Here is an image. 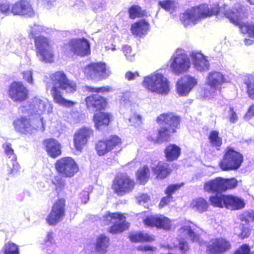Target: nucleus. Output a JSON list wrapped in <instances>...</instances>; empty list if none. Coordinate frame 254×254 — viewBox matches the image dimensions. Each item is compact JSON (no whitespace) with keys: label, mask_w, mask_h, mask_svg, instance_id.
I'll return each mask as SVG.
<instances>
[{"label":"nucleus","mask_w":254,"mask_h":254,"mask_svg":"<svg viewBox=\"0 0 254 254\" xmlns=\"http://www.w3.org/2000/svg\"><path fill=\"white\" fill-rule=\"evenodd\" d=\"M223 14L234 24L239 26L241 32L247 34L254 39V22H244L242 20L247 17L246 8L240 3H236L231 8L224 4L218 7L209 8L207 5L202 4L188 9L180 15V20L185 27L192 26L202 20L213 15Z\"/></svg>","instance_id":"nucleus-1"},{"label":"nucleus","mask_w":254,"mask_h":254,"mask_svg":"<svg viewBox=\"0 0 254 254\" xmlns=\"http://www.w3.org/2000/svg\"><path fill=\"white\" fill-rule=\"evenodd\" d=\"M50 80L53 86L51 89V95L55 103L65 107H72L75 102L64 98L62 90L66 93H73L76 90V84L69 80L65 73L62 71H59L50 75Z\"/></svg>","instance_id":"nucleus-2"},{"label":"nucleus","mask_w":254,"mask_h":254,"mask_svg":"<svg viewBox=\"0 0 254 254\" xmlns=\"http://www.w3.org/2000/svg\"><path fill=\"white\" fill-rule=\"evenodd\" d=\"M142 85L147 91L159 95H167L170 90L169 80L159 72H154L145 76Z\"/></svg>","instance_id":"nucleus-3"},{"label":"nucleus","mask_w":254,"mask_h":254,"mask_svg":"<svg viewBox=\"0 0 254 254\" xmlns=\"http://www.w3.org/2000/svg\"><path fill=\"white\" fill-rule=\"evenodd\" d=\"M53 109V105L48 100L41 99L38 97L34 98L29 103L21 107L23 113L37 117L51 113Z\"/></svg>","instance_id":"nucleus-4"},{"label":"nucleus","mask_w":254,"mask_h":254,"mask_svg":"<svg viewBox=\"0 0 254 254\" xmlns=\"http://www.w3.org/2000/svg\"><path fill=\"white\" fill-rule=\"evenodd\" d=\"M62 51L67 56L76 55L84 57L90 54V46L85 38H74L65 44L62 47Z\"/></svg>","instance_id":"nucleus-5"},{"label":"nucleus","mask_w":254,"mask_h":254,"mask_svg":"<svg viewBox=\"0 0 254 254\" xmlns=\"http://www.w3.org/2000/svg\"><path fill=\"white\" fill-rule=\"evenodd\" d=\"M170 68L172 71L179 75L189 71L191 60L182 49H178L171 59Z\"/></svg>","instance_id":"nucleus-6"},{"label":"nucleus","mask_w":254,"mask_h":254,"mask_svg":"<svg viewBox=\"0 0 254 254\" xmlns=\"http://www.w3.org/2000/svg\"><path fill=\"white\" fill-rule=\"evenodd\" d=\"M36 55L43 62L52 63L54 62V51L50 40L44 36H39L35 40Z\"/></svg>","instance_id":"nucleus-7"},{"label":"nucleus","mask_w":254,"mask_h":254,"mask_svg":"<svg viewBox=\"0 0 254 254\" xmlns=\"http://www.w3.org/2000/svg\"><path fill=\"white\" fill-rule=\"evenodd\" d=\"M243 161V156L240 153L232 148H228L226 149L219 165L223 171L236 170L240 167Z\"/></svg>","instance_id":"nucleus-8"},{"label":"nucleus","mask_w":254,"mask_h":254,"mask_svg":"<svg viewBox=\"0 0 254 254\" xmlns=\"http://www.w3.org/2000/svg\"><path fill=\"white\" fill-rule=\"evenodd\" d=\"M105 225L113 224L110 228L111 233L115 234L126 230L129 224L126 222V217L120 213L107 212L103 217Z\"/></svg>","instance_id":"nucleus-9"},{"label":"nucleus","mask_w":254,"mask_h":254,"mask_svg":"<svg viewBox=\"0 0 254 254\" xmlns=\"http://www.w3.org/2000/svg\"><path fill=\"white\" fill-rule=\"evenodd\" d=\"M135 183L126 174L118 175L114 180L112 189L118 195H123L132 191Z\"/></svg>","instance_id":"nucleus-10"},{"label":"nucleus","mask_w":254,"mask_h":254,"mask_svg":"<svg viewBox=\"0 0 254 254\" xmlns=\"http://www.w3.org/2000/svg\"><path fill=\"white\" fill-rule=\"evenodd\" d=\"M84 72L88 77L100 79L107 77L111 72L106 64L103 63H92L85 67Z\"/></svg>","instance_id":"nucleus-11"},{"label":"nucleus","mask_w":254,"mask_h":254,"mask_svg":"<svg viewBox=\"0 0 254 254\" xmlns=\"http://www.w3.org/2000/svg\"><path fill=\"white\" fill-rule=\"evenodd\" d=\"M57 171L65 177H72L78 171V167L74 160L70 157L63 158L57 161Z\"/></svg>","instance_id":"nucleus-12"},{"label":"nucleus","mask_w":254,"mask_h":254,"mask_svg":"<svg viewBox=\"0 0 254 254\" xmlns=\"http://www.w3.org/2000/svg\"><path fill=\"white\" fill-rule=\"evenodd\" d=\"M226 81L224 76L221 73L216 71L209 73L207 76L206 83L210 88V90L206 89L204 92V96L206 97L215 96L222 84Z\"/></svg>","instance_id":"nucleus-13"},{"label":"nucleus","mask_w":254,"mask_h":254,"mask_svg":"<svg viewBox=\"0 0 254 254\" xmlns=\"http://www.w3.org/2000/svg\"><path fill=\"white\" fill-rule=\"evenodd\" d=\"M8 97L15 102H22L28 97V89L21 82L14 81L9 86Z\"/></svg>","instance_id":"nucleus-14"},{"label":"nucleus","mask_w":254,"mask_h":254,"mask_svg":"<svg viewBox=\"0 0 254 254\" xmlns=\"http://www.w3.org/2000/svg\"><path fill=\"white\" fill-rule=\"evenodd\" d=\"M197 79L190 75L181 77L176 83V92L179 96H188L197 84Z\"/></svg>","instance_id":"nucleus-15"},{"label":"nucleus","mask_w":254,"mask_h":254,"mask_svg":"<svg viewBox=\"0 0 254 254\" xmlns=\"http://www.w3.org/2000/svg\"><path fill=\"white\" fill-rule=\"evenodd\" d=\"M65 214V200L59 199L53 204L52 211L46 219L47 223L51 225H56L61 221Z\"/></svg>","instance_id":"nucleus-16"},{"label":"nucleus","mask_w":254,"mask_h":254,"mask_svg":"<svg viewBox=\"0 0 254 254\" xmlns=\"http://www.w3.org/2000/svg\"><path fill=\"white\" fill-rule=\"evenodd\" d=\"M202 230L190 221H186L185 224L179 231L180 239L190 238L193 242L201 244L199 234Z\"/></svg>","instance_id":"nucleus-17"},{"label":"nucleus","mask_w":254,"mask_h":254,"mask_svg":"<svg viewBox=\"0 0 254 254\" xmlns=\"http://www.w3.org/2000/svg\"><path fill=\"white\" fill-rule=\"evenodd\" d=\"M143 222L147 226L155 227L165 230H169L171 227V220L167 217L161 214L147 216L143 219Z\"/></svg>","instance_id":"nucleus-18"},{"label":"nucleus","mask_w":254,"mask_h":254,"mask_svg":"<svg viewBox=\"0 0 254 254\" xmlns=\"http://www.w3.org/2000/svg\"><path fill=\"white\" fill-rule=\"evenodd\" d=\"M229 241L222 238L213 239L207 245V251L209 254H221L230 249Z\"/></svg>","instance_id":"nucleus-19"},{"label":"nucleus","mask_w":254,"mask_h":254,"mask_svg":"<svg viewBox=\"0 0 254 254\" xmlns=\"http://www.w3.org/2000/svg\"><path fill=\"white\" fill-rule=\"evenodd\" d=\"M121 144V139L118 136H112L105 141H99L96 145V150L99 156H102Z\"/></svg>","instance_id":"nucleus-20"},{"label":"nucleus","mask_w":254,"mask_h":254,"mask_svg":"<svg viewBox=\"0 0 254 254\" xmlns=\"http://www.w3.org/2000/svg\"><path fill=\"white\" fill-rule=\"evenodd\" d=\"M93 134V130L90 128L84 127L78 129L74 135L73 141L75 149L81 151Z\"/></svg>","instance_id":"nucleus-21"},{"label":"nucleus","mask_w":254,"mask_h":254,"mask_svg":"<svg viewBox=\"0 0 254 254\" xmlns=\"http://www.w3.org/2000/svg\"><path fill=\"white\" fill-rule=\"evenodd\" d=\"M157 121L160 125L170 127L172 131H176L179 127L180 118L173 113H166L160 115Z\"/></svg>","instance_id":"nucleus-22"},{"label":"nucleus","mask_w":254,"mask_h":254,"mask_svg":"<svg viewBox=\"0 0 254 254\" xmlns=\"http://www.w3.org/2000/svg\"><path fill=\"white\" fill-rule=\"evenodd\" d=\"M11 12L13 15L32 16L34 11L29 0H21L16 2L11 6Z\"/></svg>","instance_id":"nucleus-23"},{"label":"nucleus","mask_w":254,"mask_h":254,"mask_svg":"<svg viewBox=\"0 0 254 254\" xmlns=\"http://www.w3.org/2000/svg\"><path fill=\"white\" fill-rule=\"evenodd\" d=\"M190 58L191 63L196 70L202 72L209 69V62L207 57L202 53L192 52L190 54Z\"/></svg>","instance_id":"nucleus-24"},{"label":"nucleus","mask_w":254,"mask_h":254,"mask_svg":"<svg viewBox=\"0 0 254 254\" xmlns=\"http://www.w3.org/2000/svg\"><path fill=\"white\" fill-rule=\"evenodd\" d=\"M85 101L88 109L93 111L104 109L107 104L106 99L98 94L88 96Z\"/></svg>","instance_id":"nucleus-25"},{"label":"nucleus","mask_w":254,"mask_h":254,"mask_svg":"<svg viewBox=\"0 0 254 254\" xmlns=\"http://www.w3.org/2000/svg\"><path fill=\"white\" fill-rule=\"evenodd\" d=\"M4 151L6 155L10 159L7 163V171L10 174H15L19 170L20 166L16 161V156L10 143H7L4 145Z\"/></svg>","instance_id":"nucleus-26"},{"label":"nucleus","mask_w":254,"mask_h":254,"mask_svg":"<svg viewBox=\"0 0 254 254\" xmlns=\"http://www.w3.org/2000/svg\"><path fill=\"white\" fill-rule=\"evenodd\" d=\"M149 30V23L145 19H142L138 22H136L130 26L131 33L138 37H141L146 35Z\"/></svg>","instance_id":"nucleus-27"},{"label":"nucleus","mask_w":254,"mask_h":254,"mask_svg":"<svg viewBox=\"0 0 254 254\" xmlns=\"http://www.w3.org/2000/svg\"><path fill=\"white\" fill-rule=\"evenodd\" d=\"M152 172L158 180H162L166 178L171 172L169 165L163 162H159L157 164L151 167Z\"/></svg>","instance_id":"nucleus-28"},{"label":"nucleus","mask_w":254,"mask_h":254,"mask_svg":"<svg viewBox=\"0 0 254 254\" xmlns=\"http://www.w3.org/2000/svg\"><path fill=\"white\" fill-rule=\"evenodd\" d=\"M224 182V179L217 177L206 182L204 185V190L212 192L225 191Z\"/></svg>","instance_id":"nucleus-29"},{"label":"nucleus","mask_w":254,"mask_h":254,"mask_svg":"<svg viewBox=\"0 0 254 254\" xmlns=\"http://www.w3.org/2000/svg\"><path fill=\"white\" fill-rule=\"evenodd\" d=\"M13 124L16 131L23 134L32 133L31 124L28 119L21 117L15 120Z\"/></svg>","instance_id":"nucleus-30"},{"label":"nucleus","mask_w":254,"mask_h":254,"mask_svg":"<svg viewBox=\"0 0 254 254\" xmlns=\"http://www.w3.org/2000/svg\"><path fill=\"white\" fill-rule=\"evenodd\" d=\"M95 251L100 254H105L108 251L110 245L109 237L105 235H100L97 237L95 242Z\"/></svg>","instance_id":"nucleus-31"},{"label":"nucleus","mask_w":254,"mask_h":254,"mask_svg":"<svg viewBox=\"0 0 254 254\" xmlns=\"http://www.w3.org/2000/svg\"><path fill=\"white\" fill-rule=\"evenodd\" d=\"M44 144L48 154L51 157L56 158L61 155V145L55 139H47L44 141Z\"/></svg>","instance_id":"nucleus-32"},{"label":"nucleus","mask_w":254,"mask_h":254,"mask_svg":"<svg viewBox=\"0 0 254 254\" xmlns=\"http://www.w3.org/2000/svg\"><path fill=\"white\" fill-rule=\"evenodd\" d=\"M111 116L108 113L100 112L94 115L93 122L95 126L98 130L103 126H107L110 120Z\"/></svg>","instance_id":"nucleus-33"},{"label":"nucleus","mask_w":254,"mask_h":254,"mask_svg":"<svg viewBox=\"0 0 254 254\" xmlns=\"http://www.w3.org/2000/svg\"><path fill=\"white\" fill-rule=\"evenodd\" d=\"M225 201L226 207L229 209H240L245 206V202L242 199L233 195H227Z\"/></svg>","instance_id":"nucleus-34"},{"label":"nucleus","mask_w":254,"mask_h":254,"mask_svg":"<svg viewBox=\"0 0 254 254\" xmlns=\"http://www.w3.org/2000/svg\"><path fill=\"white\" fill-rule=\"evenodd\" d=\"M49 30L42 25L38 24H33L29 26L27 30L29 37L30 38H37V36L43 33H48Z\"/></svg>","instance_id":"nucleus-35"},{"label":"nucleus","mask_w":254,"mask_h":254,"mask_svg":"<svg viewBox=\"0 0 254 254\" xmlns=\"http://www.w3.org/2000/svg\"><path fill=\"white\" fill-rule=\"evenodd\" d=\"M165 153L167 160L173 161L177 159L180 156L181 148L175 144H170L166 147Z\"/></svg>","instance_id":"nucleus-36"},{"label":"nucleus","mask_w":254,"mask_h":254,"mask_svg":"<svg viewBox=\"0 0 254 254\" xmlns=\"http://www.w3.org/2000/svg\"><path fill=\"white\" fill-rule=\"evenodd\" d=\"M130 240L133 242H152L154 240V236L140 232L132 234Z\"/></svg>","instance_id":"nucleus-37"},{"label":"nucleus","mask_w":254,"mask_h":254,"mask_svg":"<svg viewBox=\"0 0 254 254\" xmlns=\"http://www.w3.org/2000/svg\"><path fill=\"white\" fill-rule=\"evenodd\" d=\"M150 177V170L147 166L140 167L136 172L137 181L141 184H145Z\"/></svg>","instance_id":"nucleus-38"},{"label":"nucleus","mask_w":254,"mask_h":254,"mask_svg":"<svg viewBox=\"0 0 254 254\" xmlns=\"http://www.w3.org/2000/svg\"><path fill=\"white\" fill-rule=\"evenodd\" d=\"M34 119H33L31 122L32 133L34 132L36 130L40 131H44L45 130V123L43 121V117L42 116L37 117L33 116Z\"/></svg>","instance_id":"nucleus-39"},{"label":"nucleus","mask_w":254,"mask_h":254,"mask_svg":"<svg viewBox=\"0 0 254 254\" xmlns=\"http://www.w3.org/2000/svg\"><path fill=\"white\" fill-rule=\"evenodd\" d=\"M227 195L221 193H217L215 195L211 196L209 198V201L211 204L215 207H222L223 206L226 207V201L225 198Z\"/></svg>","instance_id":"nucleus-40"},{"label":"nucleus","mask_w":254,"mask_h":254,"mask_svg":"<svg viewBox=\"0 0 254 254\" xmlns=\"http://www.w3.org/2000/svg\"><path fill=\"white\" fill-rule=\"evenodd\" d=\"M190 206L194 210L202 212L207 210L208 204L204 199L200 197L193 200Z\"/></svg>","instance_id":"nucleus-41"},{"label":"nucleus","mask_w":254,"mask_h":254,"mask_svg":"<svg viewBox=\"0 0 254 254\" xmlns=\"http://www.w3.org/2000/svg\"><path fill=\"white\" fill-rule=\"evenodd\" d=\"M244 81L247 85L249 96L252 99H254V75L249 74L246 76Z\"/></svg>","instance_id":"nucleus-42"},{"label":"nucleus","mask_w":254,"mask_h":254,"mask_svg":"<svg viewBox=\"0 0 254 254\" xmlns=\"http://www.w3.org/2000/svg\"><path fill=\"white\" fill-rule=\"evenodd\" d=\"M129 17L131 19L147 15V12L137 5L132 6L129 9Z\"/></svg>","instance_id":"nucleus-43"},{"label":"nucleus","mask_w":254,"mask_h":254,"mask_svg":"<svg viewBox=\"0 0 254 254\" xmlns=\"http://www.w3.org/2000/svg\"><path fill=\"white\" fill-rule=\"evenodd\" d=\"M52 183L55 187V190L59 194L64 188L65 183L59 175L54 177L52 179Z\"/></svg>","instance_id":"nucleus-44"},{"label":"nucleus","mask_w":254,"mask_h":254,"mask_svg":"<svg viewBox=\"0 0 254 254\" xmlns=\"http://www.w3.org/2000/svg\"><path fill=\"white\" fill-rule=\"evenodd\" d=\"M3 250L4 254H19L18 246L12 242L6 243Z\"/></svg>","instance_id":"nucleus-45"},{"label":"nucleus","mask_w":254,"mask_h":254,"mask_svg":"<svg viewBox=\"0 0 254 254\" xmlns=\"http://www.w3.org/2000/svg\"><path fill=\"white\" fill-rule=\"evenodd\" d=\"M209 139L213 146H220L222 144V139L219 136V132L216 130L210 132Z\"/></svg>","instance_id":"nucleus-46"},{"label":"nucleus","mask_w":254,"mask_h":254,"mask_svg":"<svg viewBox=\"0 0 254 254\" xmlns=\"http://www.w3.org/2000/svg\"><path fill=\"white\" fill-rule=\"evenodd\" d=\"M176 131H172L171 127H164L160 128L158 131L159 137L163 140H167L169 138L172 133H174Z\"/></svg>","instance_id":"nucleus-47"},{"label":"nucleus","mask_w":254,"mask_h":254,"mask_svg":"<svg viewBox=\"0 0 254 254\" xmlns=\"http://www.w3.org/2000/svg\"><path fill=\"white\" fill-rule=\"evenodd\" d=\"M159 4L162 8L171 12L174 10L176 5L175 1L171 0L160 1Z\"/></svg>","instance_id":"nucleus-48"},{"label":"nucleus","mask_w":254,"mask_h":254,"mask_svg":"<svg viewBox=\"0 0 254 254\" xmlns=\"http://www.w3.org/2000/svg\"><path fill=\"white\" fill-rule=\"evenodd\" d=\"M129 122L131 126L139 127L142 124V117L137 113H133L129 119Z\"/></svg>","instance_id":"nucleus-49"},{"label":"nucleus","mask_w":254,"mask_h":254,"mask_svg":"<svg viewBox=\"0 0 254 254\" xmlns=\"http://www.w3.org/2000/svg\"><path fill=\"white\" fill-rule=\"evenodd\" d=\"M123 51L128 61L132 62L134 60L135 54L132 52L131 48L129 46H124L123 48Z\"/></svg>","instance_id":"nucleus-50"},{"label":"nucleus","mask_w":254,"mask_h":254,"mask_svg":"<svg viewBox=\"0 0 254 254\" xmlns=\"http://www.w3.org/2000/svg\"><path fill=\"white\" fill-rule=\"evenodd\" d=\"M183 184H172L168 186L166 190L165 193L168 196H172V195L177 190H178L182 186Z\"/></svg>","instance_id":"nucleus-51"},{"label":"nucleus","mask_w":254,"mask_h":254,"mask_svg":"<svg viewBox=\"0 0 254 254\" xmlns=\"http://www.w3.org/2000/svg\"><path fill=\"white\" fill-rule=\"evenodd\" d=\"M241 219L242 221H245L247 223L250 222H254V211L245 212L241 216Z\"/></svg>","instance_id":"nucleus-52"},{"label":"nucleus","mask_w":254,"mask_h":254,"mask_svg":"<svg viewBox=\"0 0 254 254\" xmlns=\"http://www.w3.org/2000/svg\"><path fill=\"white\" fill-rule=\"evenodd\" d=\"M234 254H254V251H251L250 247L246 244L241 246Z\"/></svg>","instance_id":"nucleus-53"},{"label":"nucleus","mask_w":254,"mask_h":254,"mask_svg":"<svg viewBox=\"0 0 254 254\" xmlns=\"http://www.w3.org/2000/svg\"><path fill=\"white\" fill-rule=\"evenodd\" d=\"M224 182L225 190L227 189H230L235 188L237 185V181L235 178H231L229 179H224Z\"/></svg>","instance_id":"nucleus-54"},{"label":"nucleus","mask_w":254,"mask_h":254,"mask_svg":"<svg viewBox=\"0 0 254 254\" xmlns=\"http://www.w3.org/2000/svg\"><path fill=\"white\" fill-rule=\"evenodd\" d=\"M10 7L9 3L7 1L0 3V11L5 15H8L11 12Z\"/></svg>","instance_id":"nucleus-55"},{"label":"nucleus","mask_w":254,"mask_h":254,"mask_svg":"<svg viewBox=\"0 0 254 254\" xmlns=\"http://www.w3.org/2000/svg\"><path fill=\"white\" fill-rule=\"evenodd\" d=\"M23 79L30 84H33V72L31 70H28L23 72Z\"/></svg>","instance_id":"nucleus-56"},{"label":"nucleus","mask_w":254,"mask_h":254,"mask_svg":"<svg viewBox=\"0 0 254 254\" xmlns=\"http://www.w3.org/2000/svg\"><path fill=\"white\" fill-rule=\"evenodd\" d=\"M112 90V88L109 86L101 87H92L90 88V91L97 93H105L110 92Z\"/></svg>","instance_id":"nucleus-57"},{"label":"nucleus","mask_w":254,"mask_h":254,"mask_svg":"<svg viewBox=\"0 0 254 254\" xmlns=\"http://www.w3.org/2000/svg\"><path fill=\"white\" fill-rule=\"evenodd\" d=\"M229 121L231 123H235L238 120V117L234 111L233 108H230L229 116Z\"/></svg>","instance_id":"nucleus-58"},{"label":"nucleus","mask_w":254,"mask_h":254,"mask_svg":"<svg viewBox=\"0 0 254 254\" xmlns=\"http://www.w3.org/2000/svg\"><path fill=\"white\" fill-rule=\"evenodd\" d=\"M241 233L239 234V236L242 239L248 237L250 235V231L248 227H245L242 224L240 225Z\"/></svg>","instance_id":"nucleus-59"},{"label":"nucleus","mask_w":254,"mask_h":254,"mask_svg":"<svg viewBox=\"0 0 254 254\" xmlns=\"http://www.w3.org/2000/svg\"><path fill=\"white\" fill-rule=\"evenodd\" d=\"M137 199L138 203L140 205H142L148 202V201L150 200V198L147 194H142L137 197Z\"/></svg>","instance_id":"nucleus-60"},{"label":"nucleus","mask_w":254,"mask_h":254,"mask_svg":"<svg viewBox=\"0 0 254 254\" xmlns=\"http://www.w3.org/2000/svg\"><path fill=\"white\" fill-rule=\"evenodd\" d=\"M254 116V104L251 105L248 109V112L246 113L244 116V119L246 120L251 119Z\"/></svg>","instance_id":"nucleus-61"},{"label":"nucleus","mask_w":254,"mask_h":254,"mask_svg":"<svg viewBox=\"0 0 254 254\" xmlns=\"http://www.w3.org/2000/svg\"><path fill=\"white\" fill-rule=\"evenodd\" d=\"M126 77L128 80L135 79L137 77L139 76L138 72H131L127 71L126 74Z\"/></svg>","instance_id":"nucleus-62"},{"label":"nucleus","mask_w":254,"mask_h":254,"mask_svg":"<svg viewBox=\"0 0 254 254\" xmlns=\"http://www.w3.org/2000/svg\"><path fill=\"white\" fill-rule=\"evenodd\" d=\"M53 242V234L51 232L47 233V235L45 240V244L46 246H49Z\"/></svg>","instance_id":"nucleus-63"},{"label":"nucleus","mask_w":254,"mask_h":254,"mask_svg":"<svg viewBox=\"0 0 254 254\" xmlns=\"http://www.w3.org/2000/svg\"><path fill=\"white\" fill-rule=\"evenodd\" d=\"M80 197L82 202L86 203L89 199V192L88 191H83L80 194Z\"/></svg>","instance_id":"nucleus-64"}]
</instances>
